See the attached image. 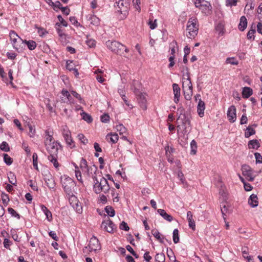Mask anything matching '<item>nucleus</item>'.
Masks as SVG:
<instances>
[{
    "label": "nucleus",
    "mask_w": 262,
    "mask_h": 262,
    "mask_svg": "<svg viewBox=\"0 0 262 262\" xmlns=\"http://www.w3.org/2000/svg\"><path fill=\"white\" fill-rule=\"evenodd\" d=\"M106 46L113 52L124 56V51L127 53L129 51L123 45L115 40L107 41L106 42Z\"/></svg>",
    "instance_id": "nucleus-1"
},
{
    "label": "nucleus",
    "mask_w": 262,
    "mask_h": 262,
    "mask_svg": "<svg viewBox=\"0 0 262 262\" xmlns=\"http://www.w3.org/2000/svg\"><path fill=\"white\" fill-rule=\"evenodd\" d=\"M199 25L196 17L190 18L187 22L186 28V36L189 38H194L198 34Z\"/></svg>",
    "instance_id": "nucleus-2"
},
{
    "label": "nucleus",
    "mask_w": 262,
    "mask_h": 262,
    "mask_svg": "<svg viewBox=\"0 0 262 262\" xmlns=\"http://www.w3.org/2000/svg\"><path fill=\"white\" fill-rule=\"evenodd\" d=\"M101 215H104V218L107 216L106 219L103 220L101 224V228L105 231L110 233H113L115 230L117 229L116 225L110 220L109 217H114L115 214H99Z\"/></svg>",
    "instance_id": "nucleus-3"
},
{
    "label": "nucleus",
    "mask_w": 262,
    "mask_h": 262,
    "mask_svg": "<svg viewBox=\"0 0 262 262\" xmlns=\"http://www.w3.org/2000/svg\"><path fill=\"white\" fill-rule=\"evenodd\" d=\"M115 8L118 13L121 14L120 18L124 19L128 15L129 9V3L127 0H118L117 1L114 5Z\"/></svg>",
    "instance_id": "nucleus-4"
},
{
    "label": "nucleus",
    "mask_w": 262,
    "mask_h": 262,
    "mask_svg": "<svg viewBox=\"0 0 262 262\" xmlns=\"http://www.w3.org/2000/svg\"><path fill=\"white\" fill-rule=\"evenodd\" d=\"M60 179L64 191L68 195H70L72 194L73 189L75 186V182L66 175L62 176Z\"/></svg>",
    "instance_id": "nucleus-5"
},
{
    "label": "nucleus",
    "mask_w": 262,
    "mask_h": 262,
    "mask_svg": "<svg viewBox=\"0 0 262 262\" xmlns=\"http://www.w3.org/2000/svg\"><path fill=\"white\" fill-rule=\"evenodd\" d=\"M94 190L96 193H99L101 191L106 193L110 190V186L107 180L104 178H101L100 181L96 178L94 181Z\"/></svg>",
    "instance_id": "nucleus-6"
},
{
    "label": "nucleus",
    "mask_w": 262,
    "mask_h": 262,
    "mask_svg": "<svg viewBox=\"0 0 262 262\" xmlns=\"http://www.w3.org/2000/svg\"><path fill=\"white\" fill-rule=\"evenodd\" d=\"M187 78L183 82V89L184 91V96L187 100H190L192 96V84L190 80L189 72L186 73Z\"/></svg>",
    "instance_id": "nucleus-7"
},
{
    "label": "nucleus",
    "mask_w": 262,
    "mask_h": 262,
    "mask_svg": "<svg viewBox=\"0 0 262 262\" xmlns=\"http://www.w3.org/2000/svg\"><path fill=\"white\" fill-rule=\"evenodd\" d=\"M84 248H83V253L85 252L84 250H88L89 252L94 251L96 253L97 251L101 249V247L98 239L94 235H93L89 240V244Z\"/></svg>",
    "instance_id": "nucleus-8"
},
{
    "label": "nucleus",
    "mask_w": 262,
    "mask_h": 262,
    "mask_svg": "<svg viewBox=\"0 0 262 262\" xmlns=\"http://www.w3.org/2000/svg\"><path fill=\"white\" fill-rule=\"evenodd\" d=\"M137 83L138 88H135L134 89V93L137 96V99L140 105V106L144 110L147 108L146 106V94L141 92V85L136 82Z\"/></svg>",
    "instance_id": "nucleus-9"
},
{
    "label": "nucleus",
    "mask_w": 262,
    "mask_h": 262,
    "mask_svg": "<svg viewBox=\"0 0 262 262\" xmlns=\"http://www.w3.org/2000/svg\"><path fill=\"white\" fill-rule=\"evenodd\" d=\"M194 4L196 8L200 9L202 12L207 14L210 13L212 7L210 3L206 0H194Z\"/></svg>",
    "instance_id": "nucleus-10"
},
{
    "label": "nucleus",
    "mask_w": 262,
    "mask_h": 262,
    "mask_svg": "<svg viewBox=\"0 0 262 262\" xmlns=\"http://www.w3.org/2000/svg\"><path fill=\"white\" fill-rule=\"evenodd\" d=\"M87 162L85 160L83 159V165H85L84 173L88 177L92 178L94 181H95V179L97 178L96 176L97 174V167L94 165L91 164V165H88Z\"/></svg>",
    "instance_id": "nucleus-11"
},
{
    "label": "nucleus",
    "mask_w": 262,
    "mask_h": 262,
    "mask_svg": "<svg viewBox=\"0 0 262 262\" xmlns=\"http://www.w3.org/2000/svg\"><path fill=\"white\" fill-rule=\"evenodd\" d=\"M177 114H179L178 118V121H180L183 124V129L185 130L186 129V125H189L190 121L189 118L186 116L185 114V110L183 107L181 105L177 110Z\"/></svg>",
    "instance_id": "nucleus-12"
},
{
    "label": "nucleus",
    "mask_w": 262,
    "mask_h": 262,
    "mask_svg": "<svg viewBox=\"0 0 262 262\" xmlns=\"http://www.w3.org/2000/svg\"><path fill=\"white\" fill-rule=\"evenodd\" d=\"M46 148L48 152L49 156L58 155V151L62 148L61 145L57 141H53L52 143L45 145Z\"/></svg>",
    "instance_id": "nucleus-13"
},
{
    "label": "nucleus",
    "mask_w": 262,
    "mask_h": 262,
    "mask_svg": "<svg viewBox=\"0 0 262 262\" xmlns=\"http://www.w3.org/2000/svg\"><path fill=\"white\" fill-rule=\"evenodd\" d=\"M243 175L246 177L249 181H253L254 180L255 176H253V170L248 165L244 164L242 166Z\"/></svg>",
    "instance_id": "nucleus-14"
},
{
    "label": "nucleus",
    "mask_w": 262,
    "mask_h": 262,
    "mask_svg": "<svg viewBox=\"0 0 262 262\" xmlns=\"http://www.w3.org/2000/svg\"><path fill=\"white\" fill-rule=\"evenodd\" d=\"M62 134L67 145L71 148L74 147L75 145L71 138V132L66 126L63 127Z\"/></svg>",
    "instance_id": "nucleus-15"
},
{
    "label": "nucleus",
    "mask_w": 262,
    "mask_h": 262,
    "mask_svg": "<svg viewBox=\"0 0 262 262\" xmlns=\"http://www.w3.org/2000/svg\"><path fill=\"white\" fill-rule=\"evenodd\" d=\"M69 202L72 207L75 210V211H79L80 209H82V206L81 203L79 202L77 198L71 194L69 199Z\"/></svg>",
    "instance_id": "nucleus-16"
},
{
    "label": "nucleus",
    "mask_w": 262,
    "mask_h": 262,
    "mask_svg": "<svg viewBox=\"0 0 262 262\" xmlns=\"http://www.w3.org/2000/svg\"><path fill=\"white\" fill-rule=\"evenodd\" d=\"M227 117L230 122H234L236 119V108L234 105L230 106L227 111Z\"/></svg>",
    "instance_id": "nucleus-17"
},
{
    "label": "nucleus",
    "mask_w": 262,
    "mask_h": 262,
    "mask_svg": "<svg viewBox=\"0 0 262 262\" xmlns=\"http://www.w3.org/2000/svg\"><path fill=\"white\" fill-rule=\"evenodd\" d=\"M173 93L174 94L173 101L176 103H178L180 101L181 95V89L179 85L177 83L172 84Z\"/></svg>",
    "instance_id": "nucleus-18"
},
{
    "label": "nucleus",
    "mask_w": 262,
    "mask_h": 262,
    "mask_svg": "<svg viewBox=\"0 0 262 262\" xmlns=\"http://www.w3.org/2000/svg\"><path fill=\"white\" fill-rule=\"evenodd\" d=\"M72 164L75 167V176L77 179L78 181L81 182H82V176H81V173L79 169V168L82 167V160H81V161L79 164V166H78V165L74 162H72Z\"/></svg>",
    "instance_id": "nucleus-19"
},
{
    "label": "nucleus",
    "mask_w": 262,
    "mask_h": 262,
    "mask_svg": "<svg viewBox=\"0 0 262 262\" xmlns=\"http://www.w3.org/2000/svg\"><path fill=\"white\" fill-rule=\"evenodd\" d=\"M53 135V133L52 131L49 130V129L45 131V145L49 144L52 143L53 141H54Z\"/></svg>",
    "instance_id": "nucleus-20"
},
{
    "label": "nucleus",
    "mask_w": 262,
    "mask_h": 262,
    "mask_svg": "<svg viewBox=\"0 0 262 262\" xmlns=\"http://www.w3.org/2000/svg\"><path fill=\"white\" fill-rule=\"evenodd\" d=\"M205 108V103L201 99H200L197 106V112L200 117L204 116Z\"/></svg>",
    "instance_id": "nucleus-21"
},
{
    "label": "nucleus",
    "mask_w": 262,
    "mask_h": 262,
    "mask_svg": "<svg viewBox=\"0 0 262 262\" xmlns=\"http://www.w3.org/2000/svg\"><path fill=\"white\" fill-rule=\"evenodd\" d=\"M249 248L248 247H244L242 248V253L245 259H247L248 262H254L253 256L248 255Z\"/></svg>",
    "instance_id": "nucleus-22"
},
{
    "label": "nucleus",
    "mask_w": 262,
    "mask_h": 262,
    "mask_svg": "<svg viewBox=\"0 0 262 262\" xmlns=\"http://www.w3.org/2000/svg\"><path fill=\"white\" fill-rule=\"evenodd\" d=\"M187 219L188 221V226L193 231L195 230V223L193 218V214H187Z\"/></svg>",
    "instance_id": "nucleus-23"
},
{
    "label": "nucleus",
    "mask_w": 262,
    "mask_h": 262,
    "mask_svg": "<svg viewBox=\"0 0 262 262\" xmlns=\"http://www.w3.org/2000/svg\"><path fill=\"white\" fill-rule=\"evenodd\" d=\"M61 95H62L61 100L63 102L68 103L70 102L71 96L67 90H62L61 91Z\"/></svg>",
    "instance_id": "nucleus-24"
},
{
    "label": "nucleus",
    "mask_w": 262,
    "mask_h": 262,
    "mask_svg": "<svg viewBox=\"0 0 262 262\" xmlns=\"http://www.w3.org/2000/svg\"><path fill=\"white\" fill-rule=\"evenodd\" d=\"M247 26V20L245 16H243L240 18L238 29L240 31H243Z\"/></svg>",
    "instance_id": "nucleus-25"
},
{
    "label": "nucleus",
    "mask_w": 262,
    "mask_h": 262,
    "mask_svg": "<svg viewBox=\"0 0 262 262\" xmlns=\"http://www.w3.org/2000/svg\"><path fill=\"white\" fill-rule=\"evenodd\" d=\"M257 197L256 195L253 194L250 195L249 200H248V203L249 205L254 207H256L258 205V201H257Z\"/></svg>",
    "instance_id": "nucleus-26"
},
{
    "label": "nucleus",
    "mask_w": 262,
    "mask_h": 262,
    "mask_svg": "<svg viewBox=\"0 0 262 262\" xmlns=\"http://www.w3.org/2000/svg\"><path fill=\"white\" fill-rule=\"evenodd\" d=\"M20 40L23 42L25 43L27 45L28 49L30 50H33L36 47V43L33 40H23L22 39H20Z\"/></svg>",
    "instance_id": "nucleus-27"
},
{
    "label": "nucleus",
    "mask_w": 262,
    "mask_h": 262,
    "mask_svg": "<svg viewBox=\"0 0 262 262\" xmlns=\"http://www.w3.org/2000/svg\"><path fill=\"white\" fill-rule=\"evenodd\" d=\"M45 182L50 189H53L55 186L54 178L50 176L48 178H45Z\"/></svg>",
    "instance_id": "nucleus-28"
},
{
    "label": "nucleus",
    "mask_w": 262,
    "mask_h": 262,
    "mask_svg": "<svg viewBox=\"0 0 262 262\" xmlns=\"http://www.w3.org/2000/svg\"><path fill=\"white\" fill-rule=\"evenodd\" d=\"M252 90L249 87H244L242 92L243 98H248L252 95Z\"/></svg>",
    "instance_id": "nucleus-29"
},
{
    "label": "nucleus",
    "mask_w": 262,
    "mask_h": 262,
    "mask_svg": "<svg viewBox=\"0 0 262 262\" xmlns=\"http://www.w3.org/2000/svg\"><path fill=\"white\" fill-rule=\"evenodd\" d=\"M221 209L222 213L225 212L231 211V207L229 205V203L227 202H223L221 203Z\"/></svg>",
    "instance_id": "nucleus-30"
},
{
    "label": "nucleus",
    "mask_w": 262,
    "mask_h": 262,
    "mask_svg": "<svg viewBox=\"0 0 262 262\" xmlns=\"http://www.w3.org/2000/svg\"><path fill=\"white\" fill-rule=\"evenodd\" d=\"M170 56L175 57L176 51L178 49L177 43L176 41H173L170 43Z\"/></svg>",
    "instance_id": "nucleus-31"
},
{
    "label": "nucleus",
    "mask_w": 262,
    "mask_h": 262,
    "mask_svg": "<svg viewBox=\"0 0 262 262\" xmlns=\"http://www.w3.org/2000/svg\"><path fill=\"white\" fill-rule=\"evenodd\" d=\"M106 138L107 140L110 139V141L113 143H116L118 140V136L116 133L108 134Z\"/></svg>",
    "instance_id": "nucleus-32"
},
{
    "label": "nucleus",
    "mask_w": 262,
    "mask_h": 262,
    "mask_svg": "<svg viewBox=\"0 0 262 262\" xmlns=\"http://www.w3.org/2000/svg\"><path fill=\"white\" fill-rule=\"evenodd\" d=\"M58 156H49L48 157V160L53 163L54 166L57 168H58L59 164L57 161Z\"/></svg>",
    "instance_id": "nucleus-33"
},
{
    "label": "nucleus",
    "mask_w": 262,
    "mask_h": 262,
    "mask_svg": "<svg viewBox=\"0 0 262 262\" xmlns=\"http://www.w3.org/2000/svg\"><path fill=\"white\" fill-rule=\"evenodd\" d=\"M88 20L90 21V23L95 26H97L99 24V19L95 15H90L87 16Z\"/></svg>",
    "instance_id": "nucleus-34"
},
{
    "label": "nucleus",
    "mask_w": 262,
    "mask_h": 262,
    "mask_svg": "<svg viewBox=\"0 0 262 262\" xmlns=\"http://www.w3.org/2000/svg\"><path fill=\"white\" fill-rule=\"evenodd\" d=\"M151 234L154 235V236L157 238L160 243L163 244V238L164 237H161V234L157 230H152Z\"/></svg>",
    "instance_id": "nucleus-35"
},
{
    "label": "nucleus",
    "mask_w": 262,
    "mask_h": 262,
    "mask_svg": "<svg viewBox=\"0 0 262 262\" xmlns=\"http://www.w3.org/2000/svg\"><path fill=\"white\" fill-rule=\"evenodd\" d=\"M172 238L174 244H177L180 241L179 231L178 229H174L172 233Z\"/></svg>",
    "instance_id": "nucleus-36"
},
{
    "label": "nucleus",
    "mask_w": 262,
    "mask_h": 262,
    "mask_svg": "<svg viewBox=\"0 0 262 262\" xmlns=\"http://www.w3.org/2000/svg\"><path fill=\"white\" fill-rule=\"evenodd\" d=\"M248 145L250 148L257 149L259 147V143L257 140H252L249 142Z\"/></svg>",
    "instance_id": "nucleus-37"
},
{
    "label": "nucleus",
    "mask_w": 262,
    "mask_h": 262,
    "mask_svg": "<svg viewBox=\"0 0 262 262\" xmlns=\"http://www.w3.org/2000/svg\"><path fill=\"white\" fill-rule=\"evenodd\" d=\"M190 147H191V151L190 154L191 155H194L196 153L197 150V144L196 142L194 140H193L191 141L190 143Z\"/></svg>",
    "instance_id": "nucleus-38"
},
{
    "label": "nucleus",
    "mask_w": 262,
    "mask_h": 262,
    "mask_svg": "<svg viewBox=\"0 0 262 262\" xmlns=\"http://www.w3.org/2000/svg\"><path fill=\"white\" fill-rule=\"evenodd\" d=\"M155 258L157 262H165V256L163 253L156 254Z\"/></svg>",
    "instance_id": "nucleus-39"
},
{
    "label": "nucleus",
    "mask_w": 262,
    "mask_h": 262,
    "mask_svg": "<svg viewBox=\"0 0 262 262\" xmlns=\"http://www.w3.org/2000/svg\"><path fill=\"white\" fill-rule=\"evenodd\" d=\"M8 178L9 179V182L13 185H15L16 184V182H17V181H16V176H15V174L10 172L8 174Z\"/></svg>",
    "instance_id": "nucleus-40"
},
{
    "label": "nucleus",
    "mask_w": 262,
    "mask_h": 262,
    "mask_svg": "<svg viewBox=\"0 0 262 262\" xmlns=\"http://www.w3.org/2000/svg\"><path fill=\"white\" fill-rule=\"evenodd\" d=\"M255 134V130L249 126L247 128L246 130V132H245V136L246 138H249L250 136L253 135H254Z\"/></svg>",
    "instance_id": "nucleus-41"
},
{
    "label": "nucleus",
    "mask_w": 262,
    "mask_h": 262,
    "mask_svg": "<svg viewBox=\"0 0 262 262\" xmlns=\"http://www.w3.org/2000/svg\"><path fill=\"white\" fill-rule=\"evenodd\" d=\"M85 43L90 48H94L96 46V41L93 39L89 38L88 36H87Z\"/></svg>",
    "instance_id": "nucleus-42"
},
{
    "label": "nucleus",
    "mask_w": 262,
    "mask_h": 262,
    "mask_svg": "<svg viewBox=\"0 0 262 262\" xmlns=\"http://www.w3.org/2000/svg\"><path fill=\"white\" fill-rule=\"evenodd\" d=\"M116 128L117 130L119 132L120 135L125 133L126 132V128L122 124L117 125Z\"/></svg>",
    "instance_id": "nucleus-43"
},
{
    "label": "nucleus",
    "mask_w": 262,
    "mask_h": 262,
    "mask_svg": "<svg viewBox=\"0 0 262 262\" xmlns=\"http://www.w3.org/2000/svg\"><path fill=\"white\" fill-rule=\"evenodd\" d=\"M83 120L87 122L88 123H90L93 121V119L90 115L83 112Z\"/></svg>",
    "instance_id": "nucleus-44"
},
{
    "label": "nucleus",
    "mask_w": 262,
    "mask_h": 262,
    "mask_svg": "<svg viewBox=\"0 0 262 262\" xmlns=\"http://www.w3.org/2000/svg\"><path fill=\"white\" fill-rule=\"evenodd\" d=\"M3 244L5 248L10 250V246L12 245V242L6 237L4 239Z\"/></svg>",
    "instance_id": "nucleus-45"
},
{
    "label": "nucleus",
    "mask_w": 262,
    "mask_h": 262,
    "mask_svg": "<svg viewBox=\"0 0 262 262\" xmlns=\"http://www.w3.org/2000/svg\"><path fill=\"white\" fill-rule=\"evenodd\" d=\"M0 148L2 150L4 151H8L10 150V148H9V145L5 141H3L1 143V144L0 145Z\"/></svg>",
    "instance_id": "nucleus-46"
},
{
    "label": "nucleus",
    "mask_w": 262,
    "mask_h": 262,
    "mask_svg": "<svg viewBox=\"0 0 262 262\" xmlns=\"http://www.w3.org/2000/svg\"><path fill=\"white\" fill-rule=\"evenodd\" d=\"M11 235L13 239L17 242L20 241L19 238H18V235L17 234L16 231L15 229H11L10 231Z\"/></svg>",
    "instance_id": "nucleus-47"
},
{
    "label": "nucleus",
    "mask_w": 262,
    "mask_h": 262,
    "mask_svg": "<svg viewBox=\"0 0 262 262\" xmlns=\"http://www.w3.org/2000/svg\"><path fill=\"white\" fill-rule=\"evenodd\" d=\"M4 160L8 165H10L13 162L12 159L6 154H4Z\"/></svg>",
    "instance_id": "nucleus-48"
},
{
    "label": "nucleus",
    "mask_w": 262,
    "mask_h": 262,
    "mask_svg": "<svg viewBox=\"0 0 262 262\" xmlns=\"http://www.w3.org/2000/svg\"><path fill=\"white\" fill-rule=\"evenodd\" d=\"M57 18L59 21L60 22V24L56 23V26H57L58 27L60 26V24H62L64 27H67L68 26V23L66 20H64V19L60 15H58Z\"/></svg>",
    "instance_id": "nucleus-49"
},
{
    "label": "nucleus",
    "mask_w": 262,
    "mask_h": 262,
    "mask_svg": "<svg viewBox=\"0 0 262 262\" xmlns=\"http://www.w3.org/2000/svg\"><path fill=\"white\" fill-rule=\"evenodd\" d=\"M119 228L121 230H124L125 231H128L129 230V227L128 226L127 224L124 221H122L119 226Z\"/></svg>",
    "instance_id": "nucleus-50"
},
{
    "label": "nucleus",
    "mask_w": 262,
    "mask_h": 262,
    "mask_svg": "<svg viewBox=\"0 0 262 262\" xmlns=\"http://www.w3.org/2000/svg\"><path fill=\"white\" fill-rule=\"evenodd\" d=\"M133 3L136 10H137L138 12H140V0H133Z\"/></svg>",
    "instance_id": "nucleus-51"
},
{
    "label": "nucleus",
    "mask_w": 262,
    "mask_h": 262,
    "mask_svg": "<svg viewBox=\"0 0 262 262\" xmlns=\"http://www.w3.org/2000/svg\"><path fill=\"white\" fill-rule=\"evenodd\" d=\"M237 2V0H226V5L228 7L235 6Z\"/></svg>",
    "instance_id": "nucleus-52"
},
{
    "label": "nucleus",
    "mask_w": 262,
    "mask_h": 262,
    "mask_svg": "<svg viewBox=\"0 0 262 262\" xmlns=\"http://www.w3.org/2000/svg\"><path fill=\"white\" fill-rule=\"evenodd\" d=\"M148 25L149 26V28L151 29H155L157 26V19H155L154 21H153L152 19H149Z\"/></svg>",
    "instance_id": "nucleus-53"
},
{
    "label": "nucleus",
    "mask_w": 262,
    "mask_h": 262,
    "mask_svg": "<svg viewBox=\"0 0 262 262\" xmlns=\"http://www.w3.org/2000/svg\"><path fill=\"white\" fill-rule=\"evenodd\" d=\"M255 33V30L254 29H250L248 33H247V38L249 39H252L253 40L254 39V34Z\"/></svg>",
    "instance_id": "nucleus-54"
},
{
    "label": "nucleus",
    "mask_w": 262,
    "mask_h": 262,
    "mask_svg": "<svg viewBox=\"0 0 262 262\" xmlns=\"http://www.w3.org/2000/svg\"><path fill=\"white\" fill-rule=\"evenodd\" d=\"M35 28L38 30V33L40 36H42L45 33H47V32L42 28L38 27L37 25H35Z\"/></svg>",
    "instance_id": "nucleus-55"
},
{
    "label": "nucleus",
    "mask_w": 262,
    "mask_h": 262,
    "mask_svg": "<svg viewBox=\"0 0 262 262\" xmlns=\"http://www.w3.org/2000/svg\"><path fill=\"white\" fill-rule=\"evenodd\" d=\"M143 258L146 262L151 261L150 260L152 259V257L149 255V251H146L144 254Z\"/></svg>",
    "instance_id": "nucleus-56"
},
{
    "label": "nucleus",
    "mask_w": 262,
    "mask_h": 262,
    "mask_svg": "<svg viewBox=\"0 0 262 262\" xmlns=\"http://www.w3.org/2000/svg\"><path fill=\"white\" fill-rule=\"evenodd\" d=\"M127 241L133 246H135V243L134 242V238H133V235L129 233L127 234Z\"/></svg>",
    "instance_id": "nucleus-57"
},
{
    "label": "nucleus",
    "mask_w": 262,
    "mask_h": 262,
    "mask_svg": "<svg viewBox=\"0 0 262 262\" xmlns=\"http://www.w3.org/2000/svg\"><path fill=\"white\" fill-rule=\"evenodd\" d=\"M122 98L124 101L125 104L129 107V109L133 108V105L130 104L129 102L127 100V98L125 95H122Z\"/></svg>",
    "instance_id": "nucleus-58"
},
{
    "label": "nucleus",
    "mask_w": 262,
    "mask_h": 262,
    "mask_svg": "<svg viewBox=\"0 0 262 262\" xmlns=\"http://www.w3.org/2000/svg\"><path fill=\"white\" fill-rule=\"evenodd\" d=\"M49 235L55 241H57L59 240V237L57 236L56 233H55V231H50L49 232Z\"/></svg>",
    "instance_id": "nucleus-59"
},
{
    "label": "nucleus",
    "mask_w": 262,
    "mask_h": 262,
    "mask_svg": "<svg viewBox=\"0 0 262 262\" xmlns=\"http://www.w3.org/2000/svg\"><path fill=\"white\" fill-rule=\"evenodd\" d=\"M50 1H51V3H52V5L54 7V10H55L56 8H58V9H61V8L62 7V5H61V4L60 3V2L57 1L55 3H53V2H52L51 1V0H50Z\"/></svg>",
    "instance_id": "nucleus-60"
},
{
    "label": "nucleus",
    "mask_w": 262,
    "mask_h": 262,
    "mask_svg": "<svg viewBox=\"0 0 262 262\" xmlns=\"http://www.w3.org/2000/svg\"><path fill=\"white\" fill-rule=\"evenodd\" d=\"M165 220L171 222L173 220V217L169 214H160Z\"/></svg>",
    "instance_id": "nucleus-61"
},
{
    "label": "nucleus",
    "mask_w": 262,
    "mask_h": 262,
    "mask_svg": "<svg viewBox=\"0 0 262 262\" xmlns=\"http://www.w3.org/2000/svg\"><path fill=\"white\" fill-rule=\"evenodd\" d=\"M110 120V116L107 114H104L101 116V121L103 123H107Z\"/></svg>",
    "instance_id": "nucleus-62"
},
{
    "label": "nucleus",
    "mask_w": 262,
    "mask_h": 262,
    "mask_svg": "<svg viewBox=\"0 0 262 262\" xmlns=\"http://www.w3.org/2000/svg\"><path fill=\"white\" fill-rule=\"evenodd\" d=\"M174 56H170L168 58V61H169V64H168V68H171L173 67L175 64V62L174 61Z\"/></svg>",
    "instance_id": "nucleus-63"
},
{
    "label": "nucleus",
    "mask_w": 262,
    "mask_h": 262,
    "mask_svg": "<svg viewBox=\"0 0 262 262\" xmlns=\"http://www.w3.org/2000/svg\"><path fill=\"white\" fill-rule=\"evenodd\" d=\"M255 157L256 159V163H262V156L259 153L256 152L254 154Z\"/></svg>",
    "instance_id": "nucleus-64"
}]
</instances>
